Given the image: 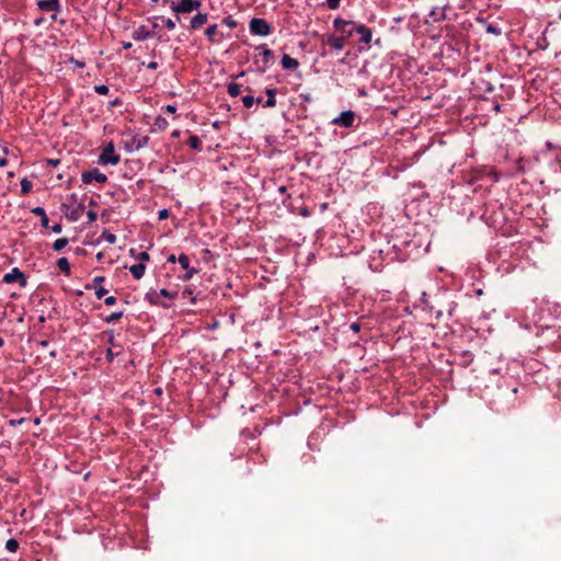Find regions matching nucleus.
<instances>
[{"label":"nucleus","mask_w":561,"mask_h":561,"mask_svg":"<svg viewBox=\"0 0 561 561\" xmlns=\"http://www.w3.org/2000/svg\"><path fill=\"white\" fill-rule=\"evenodd\" d=\"M442 316H443V311L442 310L436 311V318L437 319H439Z\"/></svg>","instance_id":"obj_61"},{"label":"nucleus","mask_w":561,"mask_h":561,"mask_svg":"<svg viewBox=\"0 0 561 561\" xmlns=\"http://www.w3.org/2000/svg\"><path fill=\"white\" fill-rule=\"evenodd\" d=\"M105 280L104 276H95L93 278V284L85 285V289H94V294L98 299H102L107 294V289L101 286V284Z\"/></svg>","instance_id":"obj_10"},{"label":"nucleus","mask_w":561,"mask_h":561,"mask_svg":"<svg viewBox=\"0 0 561 561\" xmlns=\"http://www.w3.org/2000/svg\"><path fill=\"white\" fill-rule=\"evenodd\" d=\"M267 99L263 103L264 107H274L276 105V89H266Z\"/></svg>","instance_id":"obj_22"},{"label":"nucleus","mask_w":561,"mask_h":561,"mask_svg":"<svg viewBox=\"0 0 561 561\" xmlns=\"http://www.w3.org/2000/svg\"><path fill=\"white\" fill-rule=\"evenodd\" d=\"M5 548L10 552H15L19 549L18 540L11 538L5 542Z\"/></svg>","instance_id":"obj_30"},{"label":"nucleus","mask_w":561,"mask_h":561,"mask_svg":"<svg viewBox=\"0 0 561 561\" xmlns=\"http://www.w3.org/2000/svg\"><path fill=\"white\" fill-rule=\"evenodd\" d=\"M179 136H180V130H174V131L172 133V137L176 138V137H179Z\"/></svg>","instance_id":"obj_60"},{"label":"nucleus","mask_w":561,"mask_h":561,"mask_svg":"<svg viewBox=\"0 0 561 561\" xmlns=\"http://www.w3.org/2000/svg\"><path fill=\"white\" fill-rule=\"evenodd\" d=\"M121 104H122V102H121V100H119V99H117V98H116L115 100H113V101H111V102H110V106H112V107H114V106H118V105H121Z\"/></svg>","instance_id":"obj_48"},{"label":"nucleus","mask_w":561,"mask_h":561,"mask_svg":"<svg viewBox=\"0 0 561 561\" xmlns=\"http://www.w3.org/2000/svg\"><path fill=\"white\" fill-rule=\"evenodd\" d=\"M57 267L65 275L69 276L71 273V266L67 257H59L56 263Z\"/></svg>","instance_id":"obj_21"},{"label":"nucleus","mask_w":561,"mask_h":561,"mask_svg":"<svg viewBox=\"0 0 561 561\" xmlns=\"http://www.w3.org/2000/svg\"><path fill=\"white\" fill-rule=\"evenodd\" d=\"M187 145L194 149V150H197V151H201L202 150V141L199 139L198 136L196 135H191L188 140H187Z\"/></svg>","instance_id":"obj_23"},{"label":"nucleus","mask_w":561,"mask_h":561,"mask_svg":"<svg viewBox=\"0 0 561 561\" xmlns=\"http://www.w3.org/2000/svg\"><path fill=\"white\" fill-rule=\"evenodd\" d=\"M178 262L181 265V267L185 270V274L182 277L183 280H190L197 273L196 268L191 267L190 257L186 254L182 253L178 257Z\"/></svg>","instance_id":"obj_9"},{"label":"nucleus","mask_w":561,"mask_h":561,"mask_svg":"<svg viewBox=\"0 0 561 561\" xmlns=\"http://www.w3.org/2000/svg\"><path fill=\"white\" fill-rule=\"evenodd\" d=\"M333 26L335 27L336 31L341 32L342 37L346 39L356 34L355 28H358L359 24L355 21H348L342 18H336L333 21Z\"/></svg>","instance_id":"obj_1"},{"label":"nucleus","mask_w":561,"mask_h":561,"mask_svg":"<svg viewBox=\"0 0 561 561\" xmlns=\"http://www.w3.org/2000/svg\"><path fill=\"white\" fill-rule=\"evenodd\" d=\"M154 126L159 129H165L168 126V121L164 117L158 116L156 118Z\"/></svg>","instance_id":"obj_32"},{"label":"nucleus","mask_w":561,"mask_h":561,"mask_svg":"<svg viewBox=\"0 0 561 561\" xmlns=\"http://www.w3.org/2000/svg\"><path fill=\"white\" fill-rule=\"evenodd\" d=\"M167 113H170V114H174L176 112V106L175 105H167L164 108H163Z\"/></svg>","instance_id":"obj_45"},{"label":"nucleus","mask_w":561,"mask_h":561,"mask_svg":"<svg viewBox=\"0 0 561 561\" xmlns=\"http://www.w3.org/2000/svg\"><path fill=\"white\" fill-rule=\"evenodd\" d=\"M486 92H493L494 91V87L492 84H489L485 89Z\"/></svg>","instance_id":"obj_55"},{"label":"nucleus","mask_w":561,"mask_h":561,"mask_svg":"<svg viewBox=\"0 0 561 561\" xmlns=\"http://www.w3.org/2000/svg\"><path fill=\"white\" fill-rule=\"evenodd\" d=\"M328 44L336 51H341L345 46V39L342 36L330 35L328 37Z\"/></svg>","instance_id":"obj_16"},{"label":"nucleus","mask_w":561,"mask_h":561,"mask_svg":"<svg viewBox=\"0 0 561 561\" xmlns=\"http://www.w3.org/2000/svg\"><path fill=\"white\" fill-rule=\"evenodd\" d=\"M176 261H178V259L175 257V255H174V254H171V255H169V256H168V262H172V263H174V262H176Z\"/></svg>","instance_id":"obj_52"},{"label":"nucleus","mask_w":561,"mask_h":561,"mask_svg":"<svg viewBox=\"0 0 561 561\" xmlns=\"http://www.w3.org/2000/svg\"><path fill=\"white\" fill-rule=\"evenodd\" d=\"M87 217H88V219H89V221H90V222H93V221H95V220H96L98 215H96V213H94L93 210H89V211L87 213Z\"/></svg>","instance_id":"obj_43"},{"label":"nucleus","mask_w":561,"mask_h":561,"mask_svg":"<svg viewBox=\"0 0 561 561\" xmlns=\"http://www.w3.org/2000/svg\"><path fill=\"white\" fill-rule=\"evenodd\" d=\"M50 229L54 233H60L62 230V226L60 224H56L53 227H50Z\"/></svg>","instance_id":"obj_46"},{"label":"nucleus","mask_w":561,"mask_h":561,"mask_svg":"<svg viewBox=\"0 0 561 561\" xmlns=\"http://www.w3.org/2000/svg\"><path fill=\"white\" fill-rule=\"evenodd\" d=\"M208 15L206 13H197L191 20V27L196 30L207 22Z\"/></svg>","instance_id":"obj_20"},{"label":"nucleus","mask_w":561,"mask_h":561,"mask_svg":"<svg viewBox=\"0 0 561 561\" xmlns=\"http://www.w3.org/2000/svg\"><path fill=\"white\" fill-rule=\"evenodd\" d=\"M226 23L230 26L234 25V22L231 19L226 20Z\"/></svg>","instance_id":"obj_59"},{"label":"nucleus","mask_w":561,"mask_h":561,"mask_svg":"<svg viewBox=\"0 0 561 561\" xmlns=\"http://www.w3.org/2000/svg\"><path fill=\"white\" fill-rule=\"evenodd\" d=\"M102 257H103V254L102 253H98L96 259L100 261V260H102Z\"/></svg>","instance_id":"obj_64"},{"label":"nucleus","mask_w":561,"mask_h":561,"mask_svg":"<svg viewBox=\"0 0 561 561\" xmlns=\"http://www.w3.org/2000/svg\"><path fill=\"white\" fill-rule=\"evenodd\" d=\"M48 163L56 167L59 163V160H48Z\"/></svg>","instance_id":"obj_56"},{"label":"nucleus","mask_w":561,"mask_h":561,"mask_svg":"<svg viewBox=\"0 0 561 561\" xmlns=\"http://www.w3.org/2000/svg\"><path fill=\"white\" fill-rule=\"evenodd\" d=\"M32 213L36 216H39L42 227L49 228V225H48L49 219H48L46 211L43 207H41V206L34 207L32 209Z\"/></svg>","instance_id":"obj_18"},{"label":"nucleus","mask_w":561,"mask_h":561,"mask_svg":"<svg viewBox=\"0 0 561 561\" xmlns=\"http://www.w3.org/2000/svg\"><path fill=\"white\" fill-rule=\"evenodd\" d=\"M168 217H169V210L167 208L159 210L158 218L160 220L167 219Z\"/></svg>","instance_id":"obj_40"},{"label":"nucleus","mask_w":561,"mask_h":561,"mask_svg":"<svg viewBox=\"0 0 561 561\" xmlns=\"http://www.w3.org/2000/svg\"><path fill=\"white\" fill-rule=\"evenodd\" d=\"M115 302H116V297H114V296H107L104 299V304L106 306H113V305H115Z\"/></svg>","instance_id":"obj_42"},{"label":"nucleus","mask_w":561,"mask_h":561,"mask_svg":"<svg viewBox=\"0 0 561 561\" xmlns=\"http://www.w3.org/2000/svg\"><path fill=\"white\" fill-rule=\"evenodd\" d=\"M147 68L150 69V70H156L158 68V62L157 61H150L147 64Z\"/></svg>","instance_id":"obj_47"},{"label":"nucleus","mask_w":561,"mask_h":561,"mask_svg":"<svg viewBox=\"0 0 561 561\" xmlns=\"http://www.w3.org/2000/svg\"><path fill=\"white\" fill-rule=\"evenodd\" d=\"M202 5L201 0H181L179 3L171 2V10L175 13H191L198 10Z\"/></svg>","instance_id":"obj_4"},{"label":"nucleus","mask_w":561,"mask_h":561,"mask_svg":"<svg viewBox=\"0 0 561 561\" xmlns=\"http://www.w3.org/2000/svg\"><path fill=\"white\" fill-rule=\"evenodd\" d=\"M94 91L100 95H106L110 92V88L106 84L94 85Z\"/></svg>","instance_id":"obj_31"},{"label":"nucleus","mask_w":561,"mask_h":561,"mask_svg":"<svg viewBox=\"0 0 561 561\" xmlns=\"http://www.w3.org/2000/svg\"><path fill=\"white\" fill-rule=\"evenodd\" d=\"M355 122V113L351 110H346L341 112L336 117L331 121L332 125H336L340 127L350 128L354 125Z\"/></svg>","instance_id":"obj_5"},{"label":"nucleus","mask_w":561,"mask_h":561,"mask_svg":"<svg viewBox=\"0 0 561 561\" xmlns=\"http://www.w3.org/2000/svg\"><path fill=\"white\" fill-rule=\"evenodd\" d=\"M149 140L150 138L148 136L136 135L129 141L125 142V150L128 152L138 151L145 148L148 145Z\"/></svg>","instance_id":"obj_7"},{"label":"nucleus","mask_w":561,"mask_h":561,"mask_svg":"<svg viewBox=\"0 0 561 561\" xmlns=\"http://www.w3.org/2000/svg\"><path fill=\"white\" fill-rule=\"evenodd\" d=\"M118 355V353H114L112 348H107L105 357L108 363H113L114 358Z\"/></svg>","instance_id":"obj_37"},{"label":"nucleus","mask_w":561,"mask_h":561,"mask_svg":"<svg viewBox=\"0 0 561 561\" xmlns=\"http://www.w3.org/2000/svg\"><path fill=\"white\" fill-rule=\"evenodd\" d=\"M278 191H279V193H285L286 187H285V186H280V187L278 188Z\"/></svg>","instance_id":"obj_63"},{"label":"nucleus","mask_w":561,"mask_h":561,"mask_svg":"<svg viewBox=\"0 0 561 561\" xmlns=\"http://www.w3.org/2000/svg\"><path fill=\"white\" fill-rule=\"evenodd\" d=\"M100 238L110 244H114L117 240V238L114 233L106 231V230L102 232Z\"/></svg>","instance_id":"obj_26"},{"label":"nucleus","mask_w":561,"mask_h":561,"mask_svg":"<svg viewBox=\"0 0 561 561\" xmlns=\"http://www.w3.org/2000/svg\"><path fill=\"white\" fill-rule=\"evenodd\" d=\"M421 302L423 304L424 306V309H428V310H432L433 308L430 306L428 304V297H427V294L425 291L422 293V296H421Z\"/></svg>","instance_id":"obj_36"},{"label":"nucleus","mask_w":561,"mask_h":561,"mask_svg":"<svg viewBox=\"0 0 561 561\" xmlns=\"http://www.w3.org/2000/svg\"><path fill=\"white\" fill-rule=\"evenodd\" d=\"M256 50L261 51V58L263 62L262 70L264 71L273 62V51L266 47V45L262 44L256 47Z\"/></svg>","instance_id":"obj_12"},{"label":"nucleus","mask_w":561,"mask_h":561,"mask_svg":"<svg viewBox=\"0 0 561 561\" xmlns=\"http://www.w3.org/2000/svg\"><path fill=\"white\" fill-rule=\"evenodd\" d=\"M32 190V183L27 179L21 181V193L23 195L28 194Z\"/></svg>","instance_id":"obj_29"},{"label":"nucleus","mask_w":561,"mask_h":561,"mask_svg":"<svg viewBox=\"0 0 561 561\" xmlns=\"http://www.w3.org/2000/svg\"><path fill=\"white\" fill-rule=\"evenodd\" d=\"M341 0H327V5L331 10H336L340 7Z\"/></svg>","instance_id":"obj_38"},{"label":"nucleus","mask_w":561,"mask_h":561,"mask_svg":"<svg viewBox=\"0 0 561 561\" xmlns=\"http://www.w3.org/2000/svg\"><path fill=\"white\" fill-rule=\"evenodd\" d=\"M152 36V33L144 25L139 26L133 32V39L136 42H141L148 39Z\"/></svg>","instance_id":"obj_15"},{"label":"nucleus","mask_w":561,"mask_h":561,"mask_svg":"<svg viewBox=\"0 0 561 561\" xmlns=\"http://www.w3.org/2000/svg\"><path fill=\"white\" fill-rule=\"evenodd\" d=\"M48 344H49V343H48V341H46V340H43V341H41V342H39V345H41L42 347H47V346H48Z\"/></svg>","instance_id":"obj_54"},{"label":"nucleus","mask_w":561,"mask_h":561,"mask_svg":"<svg viewBox=\"0 0 561 561\" xmlns=\"http://www.w3.org/2000/svg\"><path fill=\"white\" fill-rule=\"evenodd\" d=\"M149 259H150V256L146 251H141L137 255V260L139 261V263L145 264V262L149 261Z\"/></svg>","instance_id":"obj_34"},{"label":"nucleus","mask_w":561,"mask_h":561,"mask_svg":"<svg viewBox=\"0 0 561 561\" xmlns=\"http://www.w3.org/2000/svg\"><path fill=\"white\" fill-rule=\"evenodd\" d=\"M227 91L231 98H237L241 92V85L236 82H230L227 87Z\"/></svg>","instance_id":"obj_24"},{"label":"nucleus","mask_w":561,"mask_h":561,"mask_svg":"<svg viewBox=\"0 0 561 561\" xmlns=\"http://www.w3.org/2000/svg\"><path fill=\"white\" fill-rule=\"evenodd\" d=\"M249 28L251 34L257 36H268L272 32L271 25L262 18H253L250 21Z\"/></svg>","instance_id":"obj_2"},{"label":"nucleus","mask_w":561,"mask_h":561,"mask_svg":"<svg viewBox=\"0 0 561 561\" xmlns=\"http://www.w3.org/2000/svg\"><path fill=\"white\" fill-rule=\"evenodd\" d=\"M350 329L353 332L357 333L360 330V324L358 322H353V323L350 324Z\"/></svg>","instance_id":"obj_44"},{"label":"nucleus","mask_w":561,"mask_h":561,"mask_svg":"<svg viewBox=\"0 0 561 561\" xmlns=\"http://www.w3.org/2000/svg\"><path fill=\"white\" fill-rule=\"evenodd\" d=\"M493 110H494L496 113L501 112V104L495 103V104L493 105Z\"/></svg>","instance_id":"obj_53"},{"label":"nucleus","mask_w":561,"mask_h":561,"mask_svg":"<svg viewBox=\"0 0 561 561\" xmlns=\"http://www.w3.org/2000/svg\"><path fill=\"white\" fill-rule=\"evenodd\" d=\"M356 30V34L360 35V43H364L366 45L370 44L373 41V33L369 27H367L364 24H359L358 28Z\"/></svg>","instance_id":"obj_14"},{"label":"nucleus","mask_w":561,"mask_h":561,"mask_svg":"<svg viewBox=\"0 0 561 561\" xmlns=\"http://www.w3.org/2000/svg\"><path fill=\"white\" fill-rule=\"evenodd\" d=\"M280 64L284 69H295L299 66V62L297 59H295L286 54L283 55Z\"/></svg>","instance_id":"obj_19"},{"label":"nucleus","mask_w":561,"mask_h":561,"mask_svg":"<svg viewBox=\"0 0 561 561\" xmlns=\"http://www.w3.org/2000/svg\"><path fill=\"white\" fill-rule=\"evenodd\" d=\"M3 282L5 284H13L15 282H19L21 287H25L27 284L26 277L18 267H14L9 273H7L3 276Z\"/></svg>","instance_id":"obj_8"},{"label":"nucleus","mask_w":561,"mask_h":561,"mask_svg":"<svg viewBox=\"0 0 561 561\" xmlns=\"http://www.w3.org/2000/svg\"><path fill=\"white\" fill-rule=\"evenodd\" d=\"M242 103H243L244 107H247V108L252 107L254 105V96H252V95H244L242 98Z\"/></svg>","instance_id":"obj_33"},{"label":"nucleus","mask_w":561,"mask_h":561,"mask_svg":"<svg viewBox=\"0 0 561 561\" xmlns=\"http://www.w3.org/2000/svg\"><path fill=\"white\" fill-rule=\"evenodd\" d=\"M37 8L43 12H60L61 4L59 0H39Z\"/></svg>","instance_id":"obj_11"},{"label":"nucleus","mask_w":561,"mask_h":561,"mask_svg":"<svg viewBox=\"0 0 561 561\" xmlns=\"http://www.w3.org/2000/svg\"><path fill=\"white\" fill-rule=\"evenodd\" d=\"M7 164H8V160H7L4 157L0 158V167H2V168H3V167H5Z\"/></svg>","instance_id":"obj_51"},{"label":"nucleus","mask_w":561,"mask_h":561,"mask_svg":"<svg viewBox=\"0 0 561 561\" xmlns=\"http://www.w3.org/2000/svg\"><path fill=\"white\" fill-rule=\"evenodd\" d=\"M160 297H165L168 298L169 300H172L174 299L175 295L174 294H171L168 289L165 288H162L160 289L159 291H156V290H152L150 293L147 294V298L153 302V304H159V298Z\"/></svg>","instance_id":"obj_13"},{"label":"nucleus","mask_w":561,"mask_h":561,"mask_svg":"<svg viewBox=\"0 0 561 561\" xmlns=\"http://www.w3.org/2000/svg\"><path fill=\"white\" fill-rule=\"evenodd\" d=\"M486 32L490 33V34H493V35H500L501 34V28L493 25V24H489L488 27H486Z\"/></svg>","instance_id":"obj_35"},{"label":"nucleus","mask_w":561,"mask_h":561,"mask_svg":"<svg viewBox=\"0 0 561 561\" xmlns=\"http://www.w3.org/2000/svg\"><path fill=\"white\" fill-rule=\"evenodd\" d=\"M106 180L107 176L104 173H102L98 168L84 171L81 174V181L84 184H91L93 181L99 183H105Z\"/></svg>","instance_id":"obj_6"},{"label":"nucleus","mask_w":561,"mask_h":561,"mask_svg":"<svg viewBox=\"0 0 561 561\" xmlns=\"http://www.w3.org/2000/svg\"><path fill=\"white\" fill-rule=\"evenodd\" d=\"M129 272L135 279H140L146 272V264H144V263L134 264L129 267Z\"/></svg>","instance_id":"obj_17"},{"label":"nucleus","mask_w":561,"mask_h":561,"mask_svg":"<svg viewBox=\"0 0 561 561\" xmlns=\"http://www.w3.org/2000/svg\"><path fill=\"white\" fill-rule=\"evenodd\" d=\"M58 13L59 12H51V15H50V20L54 21V22H59L60 24H65L66 23V20L64 19H58Z\"/></svg>","instance_id":"obj_41"},{"label":"nucleus","mask_w":561,"mask_h":561,"mask_svg":"<svg viewBox=\"0 0 561 561\" xmlns=\"http://www.w3.org/2000/svg\"><path fill=\"white\" fill-rule=\"evenodd\" d=\"M121 158L115 153L113 142H108L102 150L99 156V162L102 165H116L119 162Z\"/></svg>","instance_id":"obj_3"},{"label":"nucleus","mask_w":561,"mask_h":561,"mask_svg":"<svg viewBox=\"0 0 561 561\" xmlns=\"http://www.w3.org/2000/svg\"><path fill=\"white\" fill-rule=\"evenodd\" d=\"M49 355H50V357H56L57 352L54 350V351H51V352L49 353Z\"/></svg>","instance_id":"obj_62"},{"label":"nucleus","mask_w":561,"mask_h":561,"mask_svg":"<svg viewBox=\"0 0 561 561\" xmlns=\"http://www.w3.org/2000/svg\"><path fill=\"white\" fill-rule=\"evenodd\" d=\"M122 46L124 49H129V48H131L133 44L130 42H123Z\"/></svg>","instance_id":"obj_49"},{"label":"nucleus","mask_w":561,"mask_h":561,"mask_svg":"<svg viewBox=\"0 0 561 561\" xmlns=\"http://www.w3.org/2000/svg\"><path fill=\"white\" fill-rule=\"evenodd\" d=\"M262 98H254V104H261L262 103Z\"/></svg>","instance_id":"obj_58"},{"label":"nucleus","mask_w":561,"mask_h":561,"mask_svg":"<svg viewBox=\"0 0 561 561\" xmlns=\"http://www.w3.org/2000/svg\"><path fill=\"white\" fill-rule=\"evenodd\" d=\"M68 243H69V240L67 238H59V239L55 240L51 248L54 251L59 252L62 249H65L68 245Z\"/></svg>","instance_id":"obj_25"},{"label":"nucleus","mask_w":561,"mask_h":561,"mask_svg":"<svg viewBox=\"0 0 561 561\" xmlns=\"http://www.w3.org/2000/svg\"><path fill=\"white\" fill-rule=\"evenodd\" d=\"M43 22H44V18H38V19H36V20L34 21V24H35L36 26H39V25H42V24H43Z\"/></svg>","instance_id":"obj_50"},{"label":"nucleus","mask_w":561,"mask_h":561,"mask_svg":"<svg viewBox=\"0 0 561 561\" xmlns=\"http://www.w3.org/2000/svg\"><path fill=\"white\" fill-rule=\"evenodd\" d=\"M217 25L213 24L207 27L205 35L208 37L209 41L215 42V35L217 34Z\"/></svg>","instance_id":"obj_28"},{"label":"nucleus","mask_w":561,"mask_h":561,"mask_svg":"<svg viewBox=\"0 0 561 561\" xmlns=\"http://www.w3.org/2000/svg\"><path fill=\"white\" fill-rule=\"evenodd\" d=\"M163 23H164V26H165L168 30H170V31H172V30H174V28H175V22H174L172 19H164V20H163Z\"/></svg>","instance_id":"obj_39"},{"label":"nucleus","mask_w":561,"mask_h":561,"mask_svg":"<svg viewBox=\"0 0 561 561\" xmlns=\"http://www.w3.org/2000/svg\"><path fill=\"white\" fill-rule=\"evenodd\" d=\"M123 314H124V311H123V310H121V311H116V312H113V313L108 314V316L104 319V321H105L106 323H113V322H116V321H118V320L123 317Z\"/></svg>","instance_id":"obj_27"},{"label":"nucleus","mask_w":561,"mask_h":561,"mask_svg":"<svg viewBox=\"0 0 561 561\" xmlns=\"http://www.w3.org/2000/svg\"><path fill=\"white\" fill-rule=\"evenodd\" d=\"M108 342L111 345H114V334L113 333H111Z\"/></svg>","instance_id":"obj_57"}]
</instances>
